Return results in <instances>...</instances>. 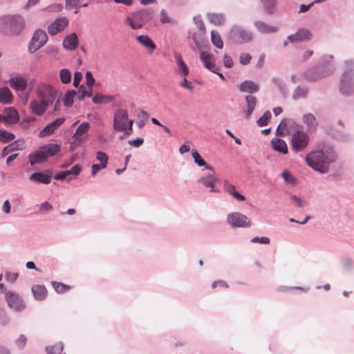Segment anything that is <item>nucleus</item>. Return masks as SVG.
I'll list each match as a JSON object with an SVG mask.
<instances>
[{"mask_svg":"<svg viewBox=\"0 0 354 354\" xmlns=\"http://www.w3.org/2000/svg\"><path fill=\"white\" fill-rule=\"evenodd\" d=\"M271 118V113L269 111H266L263 115L257 121L259 127H264L268 124V120Z\"/></svg>","mask_w":354,"mask_h":354,"instance_id":"nucleus-47","label":"nucleus"},{"mask_svg":"<svg viewBox=\"0 0 354 354\" xmlns=\"http://www.w3.org/2000/svg\"><path fill=\"white\" fill-rule=\"evenodd\" d=\"M213 57L212 54L202 51L201 52L200 59L206 68L211 71L212 73H216V68L214 64L211 62V59Z\"/></svg>","mask_w":354,"mask_h":354,"instance_id":"nucleus-27","label":"nucleus"},{"mask_svg":"<svg viewBox=\"0 0 354 354\" xmlns=\"http://www.w3.org/2000/svg\"><path fill=\"white\" fill-rule=\"evenodd\" d=\"M193 20L197 27L203 32H205V26L200 16L194 17Z\"/></svg>","mask_w":354,"mask_h":354,"instance_id":"nucleus-51","label":"nucleus"},{"mask_svg":"<svg viewBox=\"0 0 354 354\" xmlns=\"http://www.w3.org/2000/svg\"><path fill=\"white\" fill-rule=\"evenodd\" d=\"M344 64L345 68L340 78L339 89L342 95L348 96L354 93V60H346Z\"/></svg>","mask_w":354,"mask_h":354,"instance_id":"nucleus-4","label":"nucleus"},{"mask_svg":"<svg viewBox=\"0 0 354 354\" xmlns=\"http://www.w3.org/2000/svg\"><path fill=\"white\" fill-rule=\"evenodd\" d=\"M77 95V92L75 90H68L64 95V104L66 107L72 106L73 104V100L75 96Z\"/></svg>","mask_w":354,"mask_h":354,"instance_id":"nucleus-39","label":"nucleus"},{"mask_svg":"<svg viewBox=\"0 0 354 354\" xmlns=\"http://www.w3.org/2000/svg\"><path fill=\"white\" fill-rule=\"evenodd\" d=\"M12 99V93L7 86H4L0 88V103L3 104H11Z\"/></svg>","mask_w":354,"mask_h":354,"instance_id":"nucleus-32","label":"nucleus"},{"mask_svg":"<svg viewBox=\"0 0 354 354\" xmlns=\"http://www.w3.org/2000/svg\"><path fill=\"white\" fill-rule=\"evenodd\" d=\"M96 159L100 162L101 167H106L108 164L109 157L108 156L102 151H97L96 153Z\"/></svg>","mask_w":354,"mask_h":354,"instance_id":"nucleus-46","label":"nucleus"},{"mask_svg":"<svg viewBox=\"0 0 354 354\" xmlns=\"http://www.w3.org/2000/svg\"><path fill=\"white\" fill-rule=\"evenodd\" d=\"M254 26L259 32L263 34L273 33L277 32L278 30L277 26L269 25L260 20L255 21L254 22Z\"/></svg>","mask_w":354,"mask_h":354,"instance_id":"nucleus-22","label":"nucleus"},{"mask_svg":"<svg viewBox=\"0 0 354 354\" xmlns=\"http://www.w3.org/2000/svg\"><path fill=\"white\" fill-rule=\"evenodd\" d=\"M136 39L146 48H147L149 53H152L155 49V44L149 37L146 35L137 36Z\"/></svg>","mask_w":354,"mask_h":354,"instance_id":"nucleus-33","label":"nucleus"},{"mask_svg":"<svg viewBox=\"0 0 354 354\" xmlns=\"http://www.w3.org/2000/svg\"><path fill=\"white\" fill-rule=\"evenodd\" d=\"M48 41L46 32L41 29L37 30L28 44V51L30 53H35L37 50L43 47Z\"/></svg>","mask_w":354,"mask_h":354,"instance_id":"nucleus-10","label":"nucleus"},{"mask_svg":"<svg viewBox=\"0 0 354 354\" xmlns=\"http://www.w3.org/2000/svg\"><path fill=\"white\" fill-rule=\"evenodd\" d=\"M218 178L216 175V172L212 168V171H209L208 174L203 177L198 179V183L202 184L205 187H212L210 189L211 192H219L218 189L214 187V184L217 182Z\"/></svg>","mask_w":354,"mask_h":354,"instance_id":"nucleus-14","label":"nucleus"},{"mask_svg":"<svg viewBox=\"0 0 354 354\" xmlns=\"http://www.w3.org/2000/svg\"><path fill=\"white\" fill-rule=\"evenodd\" d=\"M290 198L292 201L295 203L296 206L298 207H303L306 204V202L305 201H304L300 197H299L296 195L290 194Z\"/></svg>","mask_w":354,"mask_h":354,"instance_id":"nucleus-49","label":"nucleus"},{"mask_svg":"<svg viewBox=\"0 0 354 354\" xmlns=\"http://www.w3.org/2000/svg\"><path fill=\"white\" fill-rule=\"evenodd\" d=\"M114 99L112 95L96 94L93 97V102L95 104H107L111 102Z\"/></svg>","mask_w":354,"mask_h":354,"instance_id":"nucleus-37","label":"nucleus"},{"mask_svg":"<svg viewBox=\"0 0 354 354\" xmlns=\"http://www.w3.org/2000/svg\"><path fill=\"white\" fill-rule=\"evenodd\" d=\"M3 113L6 117L7 123L15 124L18 122L19 116L17 111L12 107H7L4 109Z\"/></svg>","mask_w":354,"mask_h":354,"instance_id":"nucleus-31","label":"nucleus"},{"mask_svg":"<svg viewBox=\"0 0 354 354\" xmlns=\"http://www.w3.org/2000/svg\"><path fill=\"white\" fill-rule=\"evenodd\" d=\"M178 71L180 74H182L184 77L187 76L189 74V68L186 64L183 62L178 64Z\"/></svg>","mask_w":354,"mask_h":354,"instance_id":"nucleus-54","label":"nucleus"},{"mask_svg":"<svg viewBox=\"0 0 354 354\" xmlns=\"http://www.w3.org/2000/svg\"><path fill=\"white\" fill-rule=\"evenodd\" d=\"M65 121L64 118H57L52 122L46 126L40 132L41 136H46L52 134L57 128H59Z\"/></svg>","mask_w":354,"mask_h":354,"instance_id":"nucleus-18","label":"nucleus"},{"mask_svg":"<svg viewBox=\"0 0 354 354\" xmlns=\"http://www.w3.org/2000/svg\"><path fill=\"white\" fill-rule=\"evenodd\" d=\"M32 292L35 299L42 301L47 297V290L44 285H34L32 287Z\"/></svg>","mask_w":354,"mask_h":354,"instance_id":"nucleus-28","label":"nucleus"},{"mask_svg":"<svg viewBox=\"0 0 354 354\" xmlns=\"http://www.w3.org/2000/svg\"><path fill=\"white\" fill-rule=\"evenodd\" d=\"M326 133L338 140L347 141L350 140V136L348 133L340 131H333L329 129L328 127L326 128Z\"/></svg>","mask_w":354,"mask_h":354,"instance_id":"nucleus-38","label":"nucleus"},{"mask_svg":"<svg viewBox=\"0 0 354 354\" xmlns=\"http://www.w3.org/2000/svg\"><path fill=\"white\" fill-rule=\"evenodd\" d=\"M271 145L274 151L283 154H286L288 153L287 145L283 139L273 138L271 140Z\"/></svg>","mask_w":354,"mask_h":354,"instance_id":"nucleus-26","label":"nucleus"},{"mask_svg":"<svg viewBox=\"0 0 354 354\" xmlns=\"http://www.w3.org/2000/svg\"><path fill=\"white\" fill-rule=\"evenodd\" d=\"M53 177V171L50 169L45 170L44 171H37L32 173L28 179L34 183H43L48 185L50 183Z\"/></svg>","mask_w":354,"mask_h":354,"instance_id":"nucleus-13","label":"nucleus"},{"mask_svg":"<svg viewBox=\"0 0 354 354\" xmlns=\"http://www.w3.org/2000/svg\"><path fill=\"white\" fill-rule=\"evenodd\" d=\"M239 89L241 92L252 94L259 91V85L252 80H245L239 85Z\"/></svg>","mask_w":354,"mask_h":354,"instance_id":"nucleus-20","label":"nucleus"},{"mask_svg":"<svg viewBox=\"0 0 354 354\" xmlns=\"http://www.w3.org/2000/svg\"><path fill=\"white\" fill-rule=\"evenodd\" d=\"M319 68V72L320 73V75L322 78L326 77L329 75L332 74L335 71V68L331 64H320L317 66Z\"/></svg>","mask_w":354,"mask_h":354,"instance_id":"nucleus-34","label":"nucleus"},{"mask_svg":"<svg viewBox=\"0 0 354 354\" xmlns=\"http://www.w3.org/2000/svg\"><path fill=\"white\" fill-rule=\"evenodd\" d=\"M252 59V56L249 53H241L239 57V62L242 65L248 64Z\"/></svg>","mask_w":354,"mask_h":354,"instance_id":"nucleus-52","label":"nucleus"},{"mask_svg":"<svg viewBox=\"0 0 354 354\" xmlns=\"http://www.w3.org/2000/svg\"><path fill=\"white\" fill-rule=\"evenodd\" d=\"M303 122L306 125L309 131H315L318 126L315 116L313 113H306L302 116Z\"/></svg>","mask_w":354,"mask_h":354,"instance_id":"nucleus-23","label":"nucleus"},{"mask_svg":"<svg viewBox=\"0 0 354 354\" xmlns=\"http://www.w3.org/2000/svg\"><path fill=\"white\" fill-rule=\"evenodd\" d=\"M5 299L9 308L17 312L23 311L26 308V304L21 296L17 292L5 290Z\"/></svg>","mask_w":354,"mask_h":354,"instance_id":"nucleus-9","label":"nucleus"},{"mask_svg":"<svg viewBox=\"0 0 354 354\" xmlns=\"http://www.w3.org/2000/svg\"><path fill=\"white\" fill-rule=\"evenodd\" d=\"M303 76L307 82H313L322 79L319 68L316 66L303 73Z\"/></svg>","mask_w":354,"mask_h":354,"instance_id":"nucleus-24","label":"nucleus"},{"mask_svg":"<svg viewBox=\"0 0 354 354\" xmlns=\"http://www.w3.org/2000/svg\"><path fill=\"white\" fill-rule=\"evenodd\" d=\"M90 124L88 122H83L77 128L75 133L73 136V138L80 143L85 139V134L88 132Z\"/></svg>","mask_w":354,"mask_h":354,"instance_id":"nucleus-21","label":"nucleus"},{"mask_svg":"<svg viewBox=\"0 0 354 354\" xmlns=\"http://www.w3.org/2000/svg\"><path fill=\"white\" fill-rule=\"evenodd\" d=\"M192 156L194 158V163L199 167H205L208 171H212V167L207 165V163L203 159L201 156L196 151H192Z\"/></svg>","mask_w":354,"mask_h":354,"instance_id":"nucleus-35","label":"nucleus"},{"mask_svg":"<svg viewBox=\"0 0 354 354\" xmlns=\"http://www.w3.org/2000/svg\"><path fill=\"white\" fill-rule=\"evenodd\" d=\"M12 151H21L25 148V142L24 140H17L8 145Z\"/></svg>","mask_w":354,"mask_h":354,"instance_id":"nucleus-48","label":"nucleus"},{"mask_svg":"<svg viewBox=\"0 0 354 354\" xmlns=\"http://www.w3.org/2000/svg\"><path fill=\"white\" fill-rule=\"evenodd\" d=\"M211 41L216 48L219 49H222L223 48V42L218 32L212 30Z\"/></svg>","mask_w":354,"mask_h":354,"instance_id":"nucleus-40","label":"nucleus"},{"mask_svg":"<svg viewBox=\"0 0 354 354\" xmlns=\"http://www.w3.org/2000/svg\"><path fill=\"white\" fill-rule=\"evenodd\" d=\"M224 190L229 193L230 195L233 194L236 190L235 186L234 185L230 184L227 181L224 182Z\"/></svg>","mask_w":354,"mask_h":354,"instance_id":"nucleus-61","label":"nucleus"},{"mask_svg":"<svg viewBox=\"0 0 354 354\" xmlns=\"http://www.w3.org/2000/svg\"><path fill=\"white\" fill-rule=\"evenodd\" d=\"M223 64H224V66L228 68H230L234 66L233 60L227 54H225L223 56Z\"/></svg>","mask_w":354,"mask_h":354,"instance_id":"nucleus-58","label":"nucleus"},{"mask_svg":"<svg viewBox=\"0 0 354 354\" xmlns=\"http://www.w3.org/2000/svg\"><path fill=\"white\" fill-rule=\"evenodd\" d=\"M86 84L88 86H91L95 82V78L93 77L91 71H87L85 75Z\"/></svg>","mask_w":354,"mask_h":354,"instance_id":"nucleus-64","label":"nucleus"},{"mask_svg":"<svg viewBox=\"0 0 354 354\" xmlns=\"http://www.w3.org/2000/svg\"><path fill=\"white\" fill-rule=\"evenodd\" d=\"M60 149L61 146L55 143H49L42 145L38 150L29 154V163L31 166L43 163L48 158L55 156L60 151Z\"/></svg>","mask_w":354,"mask_h":354,"instance_id":"nucleus-5","label":"nucleus"},{"mask_svg":"<svg viewBox=\"0 0 354 354\" xmlns=\"http://www.w3.org/2000/svg\"><path fill=\"white\" fill-rule=\"evenodd\" d=\"M52 286L55 288L56 292L58 293L66 292V291L69 290L71 288V287L68 285H66V284H64L62 283H59V282H56V281H53Z\"/></svg>","mask_w":354,"mask_h":354,"instance_id":"nucleus-44","label":"nucleus"},{"mask_svg":"<svg viewBox=\"0 0 354 354\" xmlns=\"http://www.w3.org/2000/svg\"><path fill=\"white\" fill-rule=\"evenodd\" d=\"M68 24L66 17H62L56 19L48 27V33L55 35L59 32L63 30Z\"/></svg>","mask_w":354,"mask_h":354,"instance_id":"nucleus-15","label":"nucleus"},{"mask_svg":"<svg viewBox=\"0 0 354 354\" xmlns=\"http://www.w3.org/2000/svg\"><path fill=\"white\" fill-rule=\"evenodd\" d=\"M63 47L68 50H74L78 46V38L75 32H73L64 37L62 43Z\"/></svg>","mask_w":354,"mask_h":354,"instance_id":"nucleus-19","label":"nucleus"},{"mask_svg":"<svg viewBox=\"0 0 354 354\" xmlns=\"http://www.w3.org/2000/svg\"><path fill=\"white\" fill-rule=\"evenodd\" d=\"M283 180L288 183L294 184L296 182L295 178L288 171H284L282 174Z\"/></svg>","mask_w":354,"mask_h":354,"instance_id":"nucleus-53","label":"nucleus"},{"mask_svg":"<svg viewBox=\"0 0 354 354\" xmlns=\"http://www.w3.org/2000/svg\"><path fill=\"white\" fill-rule=\"evenodd\" d=\"M270 239L267 236H261V237H254L251 239V242L259 243H270Z\"/></svg>","mask_w":354,"mask_h":354,"instance_id":"nucleus-60","label":"nucleus"},{"mask_svg":"<svg viewBox=\"0 0 354 354\" xmlns=\"http://www.w3.org/2000/svg\"><path fill=\"white\" fill-rule=\"evenodd\" d=\"M336 160L333 153H325L323 151H316L306 156V162L309 167L321 174L328 172V166Z\"/></svg>","mask_w":354,"mask_h":354,"instance_id":"nucleus-2","label":"nucleus"},{"mask_svg":"<svg viewBox=\"0 0 354 354\" xmlns=\"http://www.w3.org/2000/svg\"><path fill=\"white\" fill-rule=\"evenodd\" d=\"M8 82L16 91H24L28 86L27 80L20 75L11 77Z\"/></svg>","mask_w":354,"mask_h":354,"instance_id":"nucleus-17","label":"nucleus"},{"mask_svg":"<svg viewBox=\"0 0 354 354\" xmlns=\"http://www.w3.org/2000/svg\"><path fill=\"white\" fill-rule=\"evenodd\" d=\"M230 33L233 37L240 39L241 43H249L253 39V33L250 30L236 25L232 26Z\"/></svg>","mask_w":354,"mask_h":354,"instance_id":"nucleus-12","label":"nucleus"},{"mask_svg":"<svg viewBox=\"0 0 354 354\" xmlns=\"http://www.w3.org/2000/svg\"><path fill=\"white\" fill-rule=\"evenodd\" d=\"M153 11L146 9L132 14L131 17H127L124 23L132 29L136 30L142 28L153 17Z\"/></svg>","mask_w":354,"mask_h":354,"instance_id":"nucleus-7","label":"nucleus"},{"mask_svg":"<svg viewBox=\"0 0 354 354\" xmlns=\"http://www.w3.org/2000/svg\"><path fill=\"white\" fill-rule=\"evenodd\" d=\"M35 93L38 100H32L29 106L34 114L41 115L48 106L55 102L57 92L51 86L43 84L37 86Z\"/></svg>","mask_w":354,"mask_h":354,"instance_id":"nucleus-1","label":"nucleus"},{"mask_svg":"<svg viewBox=\"0 0 354 354\" xmlns=\"http://www.w3.org/2000/svg\"><path fill=\"white\" fill-rule=\"evenodd\" d=\"M227 222L232 227L234 228H247L251 225L250 218L240 212L229 214L227 216Z\"/></svg>","mask_w":354,"mask_h":354,"instance_id":"nucleus-11","label":"nucleus"},{"mask_svg":"<svg viewBox=\"0 0 354 354\" xmlns=\"http://www.w3.org/2000/svg\"><path fill=\"white\" fill-rule=\"evenodd\" d=\"M144 140L141 138H137L134 140H129L128 143L134 147H139L143 144Z\"/></svg>","mask_w":354,"mask_h":354,"instance_id":"nucleus-62","label":"nucleus"},{"mask_svg":"<svg viewBox=\"0 0 354 354\" xmlns=\"http://www.w3.org/2000/svg\"><path fill=\"white\" fill-rule=\"evenodd\" d=\"M47 54L56 56L58 53V48L55 46L49 45L45 48Z\"/></svg>","mask_w":354,"mask_h":354,"instance_id":"nucleus-59","label":"nucleus"},{"mask_svg":"<svg viewBox=\"0 0 354 354\" xmlns=\"http://www.w3.org/2000/svg\"><path fill=\"white\" fill-rule=\"evenodd\" d=\"M61 82L63 84H68L71 81V73L67 68H63L59 72Z\"/></svg>","mask_w":354,"mask_h":354,"instance_id":"nucleus-43","label":"nucleus"},{"mask_svg":"<svg viewBox=\"0 0 354 354\" xmlns=\"http://www.w3.org/2000/svg\"><path fill=\"white\" fill-rule=\"evenodd\" d=\"M5 277L7 281L10 283H14L18 277V274L15 272H8L6 274Z\"/></svg>","mask_w":354,"mask_h":354,"instance_id":"nucleus-63","label":"nucleus"},{"mask_svg":"<svg viewBox=\"0 0 354 354\" xmlns=\"http://www.w3.org/2000/svg\"><path fill=\"white\" fill-rule=\"evenodd\" d=\"M82 79V73L80 71H76L74 73L73 86L77 88Z\"/></svg>","mask_w":354,"mask_h":354,"instance_id":"nucleus-57","label":"nucleus"},{"mask_svg":"<svg viewBox=\"0 0 354 354\" xmlns=\"http://www.w3.org/2000/svg\"><path fill=\"white\" fill-rule=\"evenodd\" d=\"M264 11L268 15H272L277 5V0H260Z\"/></svg>","mask_w":354,"mask_h":354,"instance_id":"nucleus-36","label":"nucleus"},{"mask_svg":"<svg viewBox=\"0 0 354 354\" xmlns=\"http://www.w3.org/2000/svg\"><path fill=\"white\" fill-rule=\"evenodd\" d=\"M46 351L48 354H62L63 345L62 343H58L53 346H46Z\"/></svg>","mask_w":354,"mask_h":354,"instance_id":"nucleus-42","label":"nucleus"},{"mask_svg":"<svg viewBox=\"0 0 354 354\" xmlns=\"http://www.w3.org/2000/svg\"><path fill=\"white\" fill-rule=\"evenodd\" d=\"M312 39L311 32L304 28H299L295 34L289 35L290 43H296L303 41H309Z\"/></svg>","mask_w":354,"mask_h":354,"instance_id":"nucleus-16","label":"nucleus"},{"mask_svg":"<svg viewBox=\"0 0 354 354\" xmlns=\"http://www.w3.org/2000/svg\"><path fill=\"white\" fill-rule=\"evenodd\" d=\"M209 21L216 26L223 25L225 21V16L223 13L209 12L207 14Z\"/></svg>","mask_w":354,"mask_h":354,"instance_id":"nucleus-30","label":"nucleus"},{"mask_svg":"<svg viewBox=\"0 0 354 354\" xmlns=\"http://www.w3.org/2000/svg\"><path fill=\"white\" fill-rule=\"evenodd\" d=\"M309 93V88L308 86L299 85L293 91L292 99L293 100H299L300 99L307 98Z\"/></svg>","mask_w":354,"mask_h":354,"instance_id":"nucleus-25","label":"nucleus"},{"mask_svg":"<svg viewBox=\"0 0 354 354\" xmlns=\"http://www.w3.org/2000/svg\"><path fill=\"white\" fill-rule=\"evenodd\" d=\"M15 138L14 133L7 131L6 130L0 129V141L3 143L9 142Z\"/></svg>","mask_w":354,"mask_h":354,"instance_id":"nucleus-41","label":"nucleus"},{"mask_svg":"<svg viewBox=\"0 0 354 354\" xmlns=\"http://www.w3.org/2000/svg\"><path fill=\"white\" fill-rule=\"evenodd\" d=\"M92 94H93V92H92V88L91 87L89 88L88 91H86L84 89V86L82 85L78 90L77 98L80 101H82L84 99L85 96L91 97Z\"/></svg>","mask_w":354,"mask_h":354,"instance_id":"nucleus-45","label":"nucleus"},{"mask_svg":"<svg viewBox=\"0 0 354 354\" xmlns=\"http://www.w3.org/2000/svg\"><path fill=\"white\" fill-rule=\"evenodd\" d=\"M160 21L163 24H173L175 22V21L172 18L169 17V16L165 10H162L160 12Z\"/></svg>","mask_w":354,"mask_h":354,"instance_id":"nucleus-50","label":"nucleus"},{"mask_svg":"<svg viewBox=\"0 0 354 354\" xmlns=\"http://www.w3.org/2000/svg\"><path fill=\"white\" fill-rule=\"evenodd\" d=\"M80 0H66V8L71 10L79 7Z\"/></svg>","mask_w":354,"mask_h":354,"instance_id":"nucleus-55","label":"nucleus"},{"mask_svg":"<svg viewBox=\"0 0 354 354\" xmlns=\"http://www.w3.org/2000/svg\"><path fill=\"white\" fill-rule=\"evenodd\" d=\"M24 18L18 14L0 17V31L9 36L19 35L25 28Z\"/></svg>","mask_w":354,"mask_h":354,"instance_id":"nucleus-3","label":"nucleus"},{"mask_svg":"<svg viewBox=\"0 0 354 354\" xmlns=\"http://www.w3.org/2000/svg\"><path fill=\"white\" fill-rule=\"evenodd\" d=\"M245 100L247 105V110L244 111L245 115V118L249 119L254 111L255 106L257 105V98L256 97L248 95L245 97Z\"/></svg>","mask_w":354,"mask_h":354,"instance_id":"nucleus-29","label":"nucleus"},{"mask_svg":"<svg viewBox=\"0 0 354 354\" xmlns=\"http://www.w3.org/2000/svg\"><path fill=\"white\" fill-rule=\"evenodd\" d=\"M309 142L308 133L301 130H297L292 136L291 147L295 152L304 151Z\"/></svg>","mask_w":354,"mask_h":354,"instance_id":"nucleus-8","label":"nucleus"},{"mask_svg":"<svg viewBox=\"0 0 354 354\" xmlns=\"http://www.w3.org/2000/svg\"><path fill=\"white\" fill-rule=\"evenodd\" d=\"M133 120L128 117V113L125 109H118L113 118V129L115 131H125V135H131Z\"/></svg>","mask_w":354,"mask_h":354,"instance_id":"nucleus-6","label":"nucleus"},{"mask_svg":"<svg viewBox=\"0 0 354 354\" xmlns=\"http://www.w3.org/2000/svg\"><path fill=\"white\" fill-rule=\"evenodd\" d=\"M66 175L77 176L81 171V167L79 165H74L71 169L65 171Z\"/></svg>","mask_w":354,"mask_h":354,"instance_id":"nucleus-56","label":"nucleus"}]
</instances>
